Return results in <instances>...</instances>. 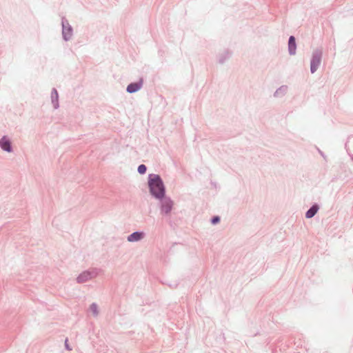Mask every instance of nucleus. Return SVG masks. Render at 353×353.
I'll return each mask as SVG.
<instances>
[{
    "label": "nucleus",
    "mask_w": 353,
    "mask_h": 353,
    "mask_svg": "<svg viewBox=\"0 0 353 353\" xmlns=\"http://www.w3.org/2000/svg\"><path fill=\"white\" fill-rule=\"evenodd\" d=\"M151 194L157 199H161L165 194V189L161 179L158 175H151L149 181Z\"/></svg>",
    "instance_id": "1"
},
{
    "label": "nucleus",
    "mask_w": 353,
    "mask_h": 353,
    "mask_svg": "<svg viewBox=\"0 0 353 353\" xmlns=\"http://www.w3.org/2000/svg\"><path fill=\"white\" fill-rule=\"evenodd\" d=\"M173 207V202L170 199H165L162 202L161 212L165 214L170 212Z\"/></svg>",
    "instance_id": "2"
},
{
    "label": "nucleus",
    "mask_w": 353,
    "mask_h": 353,
    "mask_svg": "<svg viewBox=\"0 0 353 353\" xmlns=\"http://www.w3.org/2000/svg\"><path fill=\"white\" fill-rule=\"evenodd\" d=\"M321 62V57L319 55L314 56L311 61V72L314 73L319 67Z\"/></svg>",
    "instance_id": "3"
},
{
    "label": "nucleus",
    "mask_w": 353,
    "mask_h": 353,
    "mask_svg": "<svg viewBox=\"0 0 353 353\" xmlns=\"http://www.w3.org/2000/svg\"><path fill=\"white\" fill-rule=\"evenodd\" d=\"M143 237V233L142 232H134L128 237V241L134 242L141 240Z\"/></svg>",
    "instance_id": "4"
},
{
    "label": "nucleus",
    "mask_w": 353,
    "mask_h": 353,
    "mask_svg": "<svg viewBox=\"0 0 353 353\" xmlns=\"http://www.w3.org/2000/svg\"><path fill=\"white\" fill-rule=\"evenodd\" d=\"M288 48L290 53L291 54H294L296 51V43L295 38L293 36H291L289 39Z\"/></svg>",
    "instance_id": "5"
},
{
    "label": "nucleus",
    "mask_w": 353,
    "mask_h": 353,
    "mask_svg": "<svg viewBox=\"0 0 353 353\" xmlns=\"http://www.w3.org/2000/svg\"><path fill=\"white\" fill-rule=\"evenodd\" d=\"M0 145L1 148L6 151H10V141L6 138L3 137L0 141Z\"/></svg>",
    "instance_id": "6"
},
{
    "label": "nucleus",
    "mask_w": 353,
    "mask_h": 353,
    "mask_svg": "<svg viewBox=\"0 0 353 353\" xmlns=\"http://www.w3.org/2000/svg\"><path fill=\"white\" fill-rule=\"evenodd\" d=\"M90 278V274L89 272H85L79 276L77 281L79 283H83L89 280Z\"/></svg>",
    "instance_id": "7"
},
{
    "label": "nucleus",
    "mask_w": 353,
    "mask_h": 353,
    "mask_svg": "<svg viewBox=\"0 0 353 353\" xmlns=\"http://www.w3.org/2000/svg\"><path fill=\"white\" fill-rule=\"evenodd\" d=\"M141 88V84L131 83L127 88V91L130 93L137 92Z\"/></svg>",
    "instance_id": "8"
},
{
    "label": "nucleus",
    "mask_w": 353,
    "mask_h": 353,
    "mask_svg": "<svg viewBox=\"0 0 353 353\" xmlns=\"http://www.w3.org/2000/svg\"><path fill=\"white\" fill-rule=\"evenodd\" d=\"M318 211V207L316 205L312 206L307 212H306V217L310 219L312 218L315 215V214Z\"/></svg>",
    "instance_id": "9"
},
{
    "label": "nucleus",
    "mask_w": 353,
    "mask_h": 353,
    "mask_svg": "<svg viewBox=\"0 0 353 353\" xmlns=\"http://www.w3.org/2000/svg\"><path fill=\"white\" fill-rule=\"evenodd\" d=\"M138 171L140 174H144L146 172V167L145 165H140L138 167Z\"/></svg>",
    "instance_id": "10"
},
{
    "label": "nucleus",
    "mask_w": 353,
    "mask_h": 353,
    "mask_svg": "<svg viewBox=\"0 0 353 353\" xmlns=\"http://www.w3.org/2000/svg\"><path fill=\"white\" fill-rule=\"evenodd\" d=\"M90 309L92 310L94 314H97V307L95 304H92L90 307Z\"/></svg>",
    "instance_id": "11"
},
{
    "label": "nucleus",
    "mask_w": 353,
    "mask_h": 353,
    "mask_svg": "<svg viewBox=\"0 0 353 353\" xmlns=\"http://www.w3.org/2000/svg\"><path fill=\"white\" fill-rule=\"evenodd\" d=\"M219 221V218L218 216L213 218V219L212 220V222L213 224H215V223H218Z\"/></svg>",
    "instance_id": "12"
},
{
    "label": "nucleus",
    "mask_w": 353,
    "mask_h": 353,
    "mask_svg": "<svg viewBox=\"0 0 353 353\" xmlns=\"http://www.w3.org/2000/svg\"><path fill=\"white\" fill-rule=\"evenodd\" d=\"M68 339H66V340H65V347H66V348H67V349L70 350V349L69 348V347H68Z\"/></svg>",
    "instance_id": "13"
}]
</instances>
